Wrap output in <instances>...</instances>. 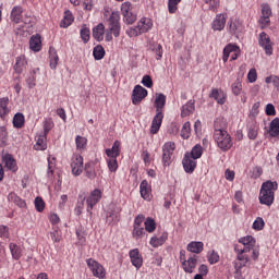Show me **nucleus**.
<instances>
[{
	"label": "nucleus",
	"instance_id": "obj_36",
	"mask_svg": "<svg viewBox=\"0 0 279 279\" xmlns=\"http://www.w3.org/2000/svg\"><path fill=\"white\" fill-rule=\"evenodd\" d=\"M234 251L236 252L238 254V260H240L242 264L243 267H245L247 265V263H250V257L247 255H245V251H241L239 248V246H235L234 247Z\"/></svg>",
	"mask_w": 279,
	"mask_h": 279
},
{
	"label": "nucleus",
	"instance_id": "obj_37",
	"mask_svg": "<svg viewBox=\"0 0 279 279\" xmlns=\"http://www.w3.org/2000/svg\"><path fill=\"white\" fill-rule=\"evenodd\" d=\"M86 199V194L85 193H81L78 195V203L74 209L75 215H77V217H80V215H82V211L84 210V202Z\"/></svg>",
	"mask_w": 279,
	"mask_h": 279
},
{
	"label": "nucleus",
	"instance_id": "obj_22",
	"mask_svg": "<svg viewBox=\"0 0 279 279\" xmlns=\"http://www.w3.org/2000/svg\"><path fill=\"white\" fill-rule=\"evenodd\" d=\"M34 149L36 151H45L47 149V135L40 133L35 137Z\"/></svg>",
	"mask_w": 279,
	"mask_h": 279
},
{
	"label": "nucleus",
	"instance_id": "obj_21",
	"mask_svg": "<svg viewBox=\"0 0 279 279\" xmlns=\"http://www.w3.org/2000/svg\"><path fill=\"white\" fill-rule=\"evenodd\" d=\"M10 20L12 21V23H16V24L23 23V7L21 5L13 7V9L11 10Z\"/></svg>",
	"mask_w": 279,
	"mask_h": 279
},
{
	"label": "nucleus",
	"instance_id": "obj_17",
	"mask_svg": "<svg viewBox=\"0 0 279 279\" xmlns=\"http://www.w3.org/2000/svg\"><path fill=\"white\" fill-rule=\"evenodd\" d=\"M140 193L141 197H143V199H146V202L151 201V185H149V182H147V180H143L141 182Z\"/></svg>",
	"mask_w": 279,
	"mask_h": 279
},
{
	"label": "nucleus",
	"instance_id": "obj_45",
	"mask_svg": "<svg viewBox=\"0 0 279 279\" xmlns=\"http://www.w3.org/2000/svg\"><path fill=\"white\" fill-rule=\"evenodd\" d=\"M144 226L146 232L151 233L156 230V221L151 217L146 218Z\"/></svg>",
	"mask_w": 279,
	"mask_h": 279
},
{
	"label": "nucleus",
	"instance_id": "obj_25",
	"mask_svg": "<svg viewBox=\"0 0 279 279\" xmlns=\"http://www.w3.org/2000/svg\"><path fill=\"white\" fill-rule=\"evenodd\" d=\"M8 202H11L12 204H15V206H17L19 208H26L27 207V203H25V201H23V198H21L14 192L9 193Z\"/></svg>",
	"mask_w": 279,
	"mask_h": 279
},
{
	"label": "nucleus",
	"instance_id": "obj_28",
	"mask_svg": "<svg viewBox=\"0 0 279 279\" xmlns=\"http://www.w3.org/2000/svg\"><path fill=\"white\" fill-rule=\"evenodd\" d=\"M29 47L32 51L38 52L43 49V40L40 39V35H34L31 37Z\"/></svg>",
	"mask_w": 279,
	"mask_h": 279
},
{
	"label": "nucleus",
	"instance_id": "obj_18",
	"mask_svg": "<svg viewBox=\"0 0 279 279\" xmlns=\"http://www.w3.org/2000/svg\"><path fill=\"white\" fill-rule=\"evenodd\" d=\"M227 28L233 36H239V34L243 32V24L239 20H230L228 22Z\"/></svg>",
	"mask_w": 279,
	"mask_h": 279
},
{
	"label": "nucleus",
	"instance_id": "obj_5",
	"mask_svg": "<svg viewBox=\"0 0 279 279\" xmlns=\"http://www.w3.org/2000/svg\"><path fill=\"white\" fill-rule=\"evenodd\" d=\"M86 264L95 278H106V268H104V266L99 262L93 258H88L86 259Z\"/></svg>",
	"mask_w": 279,
	"mask_h": 279
},
{
	"label": "nucleus",
	"instance_id": "obj_7",
	"mask_svg": "<svg viewBox=\"0 0 279 279\" xmlns=\"http://www.w3.org/2000/svg\"><path fill=\"white\" fill-rule=\"evenodd\" d=\"M121 14L123 16V22L126 23V25H132L136 22V14L132 12L131 2H123L121 4Z\"/></svg>",
	"mask_w": 279,
	"mask_h": 279
},
{
	"label": "nucleus",
	"instance_id": "obj_26",
	"mask_svg": "<svg viewBox=\"0 0 279 279\" xmlns=\"http://www.w3.org/2000/svg\"><path fill=\"white\" fill-rule=\"evenodd\" d=\"M209 97L211 99H215L220 106H223V104H226V94L222 90L214 88L211 89Z\"/></svg>",
	"mask_w": 279,
	"mask_h": 279
},
{
	"label": "nucleus",
	"instance_id": "obj_3",
	"mask_svg": "<svg viewBox=\"0 0 279 279\" xmlns=\"http://www.w3.org/2000/svg\"><path fill=\"white\" fill-rule=\"evenodd\" d=\"M278 191V182L266 181L262 184L259 192V204L271 206L274 204L275 194Z\"/></svg>",
	"mask_w": 279,
	"mask_h": 279
},
{
	"label": "nucleus",
	"instance_id": "obj_6",
	"mask_svg": "<svg viewBox=\"0 0 279 279\" xmlns=\"http://www.w3.org/2000/svg\"><path fill=\"white\" fill-rule=\"evenodd\" d=\"M173 151H175V143L167 142L162 146L163 167H169L173 160Z\"/></svg>",
	"mask_w": 279,
	"mask_h": 279
},
{
	"label": "nucleus",
	"instance_id": "obj_24",
	"mask_svg": "<svg viewBox=\"0 0 279 279\" xmlns=\"http://www.w3.org/2000/svg\"><path fill=\"white\" fill-rule=\"evenodd\" d=\"M2 160L7 167V169H9V171H12L13 173H15V171L19 170V167L16 166V160L14 159V157L10 154H7L2 157Z\"/></svg>",
	"mask_w": 279,
	"mask_h": 279
},
{
	"label": "nucleus",
	"instance_id": "obj_61",
	"mask_svg": "<svg viewBox=\"0 0 279 279\" xmlns=\"http://www.w3.org/2000/svg\"><path fill=\"white\" fill-rule=\"evenodd\" d=\"M247 80L251 84H254L256 80H258V74L256 73V69H251L247 74Z\"/></svg>",
	"mask_w": 279,
	"mask_h": 279
},
{
	"label": "nucleus",
	"instance_id": "obj_41",
	"mask_svg": "<svg viewBox=\"0 0 279 279\" xmlns=\"http://www.w3.org/2000/svg\"><path fill=\"white\" fill-rule=\"evenodd\" d=\"M202 154H204V148H202V145L196 144V145L192 148V150H191V153H190V157H191V158H194L195 160H197V159L202 158Z\"/></svg>",
	"mask_w": 279,
	"mask_h": 279
},
{
	"label": "nucleus",
	"instance_id": "obj_43",
	"mask_svg": "<svg viewBox=\"0 0 279 279\" xmlns=\"http://www.w3.org/2000/svg\"><path fill=\"white\" fill-rule=\"evenodd\" d=\"M80 34L83 43L86 44L90 40V29L88 28V26H86V24L82 25Z\"/></svg>",
	"mask_w": 279,
	"mask_h": 279
},
{
	"label": "nucleus",
	"instance_id": "obj_33",
	"mask_svg": "<svg viewBox=\"0 0 279 279\" xmlns=\"http://www.w3.org/2000/svg\"><path fill=\"white\" fill-rule=\"evenodd\" d=\"M9 248L12 254V258H14V260H20L21 256H23V251L21 250V246L16 245L15 243H11L9 245Z\"/></svg>",
	"mask_w": 279,
	"mask_h": 279
},
{
	"label": "nucleus",
	"instance_id": "obj_11",
	"mask_svg": "<svg viewBox=\"0 0 279 279\" xmlns=\"http://www.w3.org/2000/svg\"><path fill=\"white\" fill-rule=\"evenodd\" d=\"M147 97V89L141 85H136L132 93V104L138 106Z\"/></svg>",
	"mask_w": 279,
	"mask_h": 279
},
{
	"label": "nucleus",
	"instance_id": "obj_35",
	"mask_svg": "<svg viewBox=\"0 0 279 279\" xmlns=\"http://www.w3.org/2000/svg\"><path fill=\"white\" fill-rule=\"evenodd\" d=\"M269 135L272 136V137L279 136V118H275L270 122Z\"/></svg>",
	"mask_w": 279,
	"mask_h": 279
},
{
	"label": "nucleus",
	"instance_id": "obj_31",
	"mask_svg": "<svg viewBox=\"0 0 279 279\" xmlns=\"http://www.w3.org/2000/svg\"><path fill=\"white\" fill-rule=\"evenodd\" d=\"M27 65V59L25 56H20L15 59V64H14V71L20 75V73H23V69Z\"/></svg>",
	"mask_w": 279,
	"mask_h": 279
},
{
	"label": "nucleus",
	"instance_id": "obj_12",
	"mask_svg": "<svg viewBox=\"0 0 279 279\" xmlns=\"http://www.w3.org/2000/svg\"><path fill=\"white\" fill-rule=\"evenodd\" d=\"M182 165L185 173H193L197 167V161H195V158L191 157V153H185Z\"/></svg>",
	"mask_w": 279,
	"mask_h": 279
},
{
	"label": "nucleus",
	"instance_id": "obj_53",
	"mask_svg": "<svg viewBox=\"0 0 279 279\" xmlns=\"http://www.w3.org/2000/svg\"><path fill=\"white\" fill-rule=\"evenodd\" d=\"M204 2L209 5L211 12H217V10H219L220 0H204Z\"/></svg>",
	"mask_w": 279,
	"mask_h": 279
},
{
	"label": "nucleus",
	"instance_id": "obj_30",
	"mask_svg": "<svg viewBox=\"0 0 279 279\" xmlns=\"http://www.w3.org/2000/svg\"><path fill=\"white\" fill-rule=\"evenodd\" d=\"M8 104H10V98L3 97L0 98V118L5 119L8 114H10V108L8 107Z\"/></svg>",
	"mask_w": 279,
	"mask_h": 279
},
{
	"label": "nucleus",
	"instance_id": "obj_2",
	"mask_svg": "<svg viewBox=\"0 0 279 279\" xmlns=\"http://www.w3.org/2000/svg\"><path fill=\"white\" fill-rule=\"evenodd\" d=\"M217 123H219V120H217L215 124L214 141L220 150L230 151V149H232V145H234L232 136H230L228 131L217 128Z\"/></svg>",
	"mask_w": 279,
	"mask_h": 279
},
{
	"label": "nucleus",
	"instance_id": "obj_46",
	"mask_svg": "<svg viewBox=\"0 0 279 279\" xmlns=\"http://www.w3.org/2000/svg\"><path fill=\"white\" fill-rule=\"evenodd\" d=\"M8 145V130L5 126H0V147Z\"/></svg>",
	"mask_w": 279,
	"mask_h": 279
},
{
	"label": "nucleus",
	"instance_id": "obj_8",
	"mask_svg": "<svg viewBox=\"0 0 279 279\" xmlns=\"http://www.w3.org/2000/svg\"><path fill=\"white\" fill-rule=\"evenodd\" d=\"M99 199H101V190L96 189L89 194L86 199L87 213H89V215H93V207L99 204Z\"/></svg>",
	"mask_w": 279,
	"mask_h": 279
},
{
	"label": "nucleus",
	"instance_id": "obj_29",
	"mask_svg": "<svg viewBox=\"0 0 279 279\" xmlns=\"http://www.w3.org/2000/svg\"><path fill=\"white\" fill-rule=\"evenodd\" d=\"M167 105V96L165 94H156L155 108L156 112H162V109Z\"/></svg>",
	"mask_w": 279,
	"mask_h": 279
},
{
	"label": "nucleus",
	"instance_id": "obj_58",
	"mask_svg": "<svg viewBox=\"0 0 279 279\" xmlns=\"http://www.w3.org/2000/svg\"><path fill=\"white\" fill-rule=\"evenodd\" d=\"M50 238L54 243H60V241H62V233L56 229L50 232Z\"/></svg>",
	"mask_w": 279,
	"mask_h": 279
},
{
	"label": "nucleus",
	"instance_id": "obj_63",
	"mask_svg": "<svg viewBox=\"0 0 279 279\" xmlns=\"http://www.w3.org/2000/svg\"><path fill=\"white\" fill-rule=\"evenodd\" d=\"M262 16H271V7L269 4H262Z\"/></svg>",
	"mask_w": 279,
	"mask_h": 279
},
{
	"label": "nucleus",
	"instance_id": "obj_60",
	"mask_svg": "<svg viewBox=\"0 0 279 279\" xmlns=\"http://www.w3.org/2000/svg\"><path fill=\"white\" fill-rule=\"evenodd\" d=\"M142 84L146 88H151V86H154V81L151 80V76L144 75L143 78H142Z\"/></svg>",
	"mask_w": 279,
	"mask_h": 279
},
{
	"label": "nucleus",
	"instance_id": "obj_20",
	"mask_svg": "<svg viewBox=\"0 0 279 279\" xmlns=\"http://www.w3.org/2000/svg\"><path fill=\"white\" fill-rule=\"evenodd\" d=\"M195 267H197V256H191L186 259V262L182 263V268L185 274H193L195 271Z\"/></svg>",
	"mask_w": 279,
	"mask_h": 279
},
{
	"label": "nucleus",
	"instance_id": "obj_51",
	"mask_svg": "<svg viewBox=\"0 0 279 279\" xmlns=\"http://www.w3.org/2000/svg\"><path fill=\"white\" fill-rule=\"evenodd\" d=\"M182 0H168V11H169V14H175V12H178V4Z\"/></svg>",
	"mask_w": 279,
	"mask_h": 279
},
{
	"label": "nucleus",
	"instance_id": "obj_38",
	"mask_svg": "<svg viewBox=\"0 0 279 279\" xmlns=\"http://www.w3.org/2000/svg\"><path fill=\"white\" fill-rule=\"evenodd\" d=\"M87 143H88V140L84 136L77 135L75 137L76 149L78 151H84V149H86Z\"/></svg>",
	"mask_w": 279,
	"mask_h": 279
},
{
	"label": "nucleus",
	"instance_id": "obj_9",
	"mask_svg": "<svg viewBox=\"0 0 279 279\" xmlns=\"http://www.w3.org/2000/svg\"><path fill=\"white\" fill-rule=\"evenodd\" d=\"M239 53H241V49L236 45L229 44L223 49L222 60L223 62H228V58L231 56V60H236L239 58Z\"/></svg>",
	"mask_w": 279,
	"mask_h": 279
},
{
	"label": "nucleus",
	"instance_id": "obj_50",
	"mask_svg": "<svg viewBox=\"0 0 279 279\" xmlns=\"http://www.w3.org/2000/svg\"><path fill=\"white\" fill-rule=\"evenodd\" d=\"M145 234V228L143 227H133V239L138 241V239H143V235Z\"/></svg>",
	"mask_w": 279,
	"mask_h": 279
},
{
	"label": "nucleus",
	"instance_id": "obj_42",
	"mask_svg": "<svg viewBox=\"0 0 279 279\" xmlns=\"http://www.w3.org/2000/svg\"><path fill=\"white\" fill-rule=\"evenodd\" d=\"M13 125L17 129L23 128V125H25V116H23V113H16L13 117Z\"/></svg>",
	"mask_w": 279,
	"mask_h": 279
},
{
	"label": "nucleus",
	"instance_id": "obj_19",
	"mask_svg": "<svg viewBox=\"0 0 279 279\" xmlns=\"http://www.w3.org/2000/svg\"><path fill=\"white\" fill-rule=\"evenodd\" d=\"M129 256L131 258L132 265L136 267V269H141V267H143V257L141 256L138 248L130 251Z\"/></svg>",
	"mask_w": 279,
	"mask_h": 279
},
{
	"label": "nucleus",
	"instance_id": "obj_49",
	"mask_svg": "<svg viewBox=\"0 0 279 279\" xmlns=\"http://www.w3.org/2000/svg\"><path fill=\"white\" fill-rule=\"evenodd\" d=\"M53 128V120L51 118H47L44 121V132L40 134H45V136H47V134H49V132H51V129Z\"/></svg>",
	"mask_w": 279,
	"mask_h": 279
},
{
	"label": "nucleus",
	"instance_id": "obj_14",
	"mask_svg": "<svg viewBox=\"0 0 279 279\" xmlns=\"http://www.w3.org/2000/svg\"><path fill=\"white\" fill-rule=\"evenodd\" d=\"M259 45L266 51L267 56H271V53H274V48L271 47V40L269 39V35H267V33L259 34Z\"/></svg>",
	"mask_w": 279,
	"mask_h": 279
},
{
	"label": "nucleus",
	"instance_id": "obj_48",
	"mask_svg": "<svg viewBox=\"0 0 279 279\" xmlns=\"http://www.w3.org/2000/svg\"><path fill=\"white\" fill-rule=\"evenodd\" d=\"M191 136V122H185L181 129V138H189Z\"/></svg>",
	"mask_w": 279,
	"mask_h": 279
},
{
	"label": "nucleus",
	"instance_id": "obj_32",
	"mask_svg": "<svg viewBox=\"0 0 279 279\" xmlns=\"http://www.w3.org/2000/svg\"><path fill=\"white\" fill-rule=\"evenodd\" d=\"M195 112V101L189 100L186 105L181 108V117H189Z\"/></svg>",
	"mask_w": 279,
	"mask_h": 279
},
{
	"label": "nucleus",
	"instance_id": "obj_44",
	"mask_svg": "<svg viewBox=\"0 0 279 279\" xmlns=\"http://www.w3.org/2000/svg\"><path fill=\"white\" fill-rule=\"evenodd\" d=\"M47 160H48L47 175L48 178H51V175H53V170L56 169V157H52L51 155H49Z\"/></svg>",
	"mask_w": 279,
	"mask_h": 279
},
{
	"label": "nucleus",
	"instance_id": "obj_56",
	"mask_svg": "<svg viewBox=\"0 0 279 279\" xmlns=\"http://www.w3.org/2000/svg\"><path fill=\"white\" fill-rule=\"evenodd\" d=\"M35 208L37 213H43V210H45V201H43V197L37 196L35 198Z\"/></svg>",
	"mask_w": 279,
	"mask_h": 279
},
{
	"label": "nucleus",
	"instance_id": "obj_55",
	"mask_svg": "<svg viewBox=\"0 0 279 279\" xmlns=\"http://www.w3.org/2000/svg\"><path fill=\"white\" fill-rule=\"evenodd\" d=\"M266 84H272L275 88L279 92V77L276 75H271L265 78Z\"/></svg>",
	"mask_w": 279,
	"mask_h": 279
},
{
	"label": "nucleus",
	"instance_id": "obj_52",
	"mask_svg": "<svg viewBox=\"0 0 279 279\" xmlns=\"http://www.w3.org/2000/svg\"><path fill=\"white\" fill-rule=\"evenodd\" d=\"M108 169L111 173H116L117 169H119V162L117 159L108 158L107 159Z\"/></svg>",
	"mask_w": 279,
	"mask_h": 279
},
{
	"label": "nucleus",
	"instance_id": "obj_57",
	"mask_svg": "<svg viewBox=\"0 0 279 279\" xmlns=\"http://www.w3.org/2000/svg\"><path fill=\"white\" fill-rule=\"evenodd\" d=\"M242 90H243V84H241V81H235L232 84V93H233V95L239 96Z\"/></svg>",
	"mask_w": 279,
	"mask_h": 279
},
{
	"label": "nucleus",
	"instance_id": "obj_39",
	"mask_svg": "<svg viewBox=\"0 0 279 279\" xmlns=\"http://www.w3.org/2000/svg\"><path fill=\"white\" fill-rule=\"evenodd\" d=\"M93 56L95 60H104V57L106 56V50L104 49V46H96L93 50Z\"/></svg>",
	"mask_w": 279,
	"mask_h": 279
},
{
	"label": "nucleus",
	"instance_id": "obj_10",
	"mask_svg": "<svg viewBox=\"0 0 279 279\" xmlns=\"http://www.w3.org/2000/svg\"><path fill=\"white\" fill-rule=\"evenodd\" d=\"M71 169L73 175H82V171H84V158L82 155H74L72 157Z\"/></svg>",
	"mask_w": 279,
	"mask_h": 279
},
{
	"label": "nucleus",
	"instance_id": "obj_34",
	"mask_svg": "<svg viewBox=\"0 0 279 279\" xmlns=\"http://www.w3.org/2000/svg\"><path fill=\"white\" fill-rule=\"evenodd\" d=\"M49 54H50V69H52V71H56V69H58V61L60 60V58L58 57V52L53 48H50Z\"/></svg>",
	"mask_w": 279,
	"mask_h": 279
},
{
	"label": "nucleus",
	"instance_id": "obj_27",
	"mask_svg": "<svg viewBox=\"0 0 279 279\" xmlns=\"http://www.w3.org/2000/svg\"><path fill=\"white\" fill-rule=\"evenodd\" d=\"M186 250L192 254H202L204 252V242L192 241L187 244Z\"/></svg>",
	"mask_w": 279,
	"mask_h": 279
},
{
	"label": "nucleus",
	"instance_id": "obj_59",
	"mask_svg": "<svg viewBox=\"0 0 279 279\" xmlns=\"http://www.w3.org/2000/svg\"><path fill=\"white\" fill-rule=\"evenodd\" d=\"M208 263L210 265H215L216 263H219V254L217 252L211 251L208 255Z\"/></svg>",
	"mask_w": 279,
	"mask_h": 279
},
{
	"label": "nucleus",
	"instance_id": "obj_64",
	"mask_svg": "<svg viewBox=\"0 0 279 279\" xmlns=\"http://www.w3.org/2000/svg\"><path fill=\"white\" fill-rule=\"evenodd\" d=\"M153 51L156 53V59L160 60V58H162V46L157 44L154 46Z\"/></svg>",
	"mask_w": 279,
	"mask_h": 279
},
{
	"label": "nucleus",
	"instance_id": "obj_4",
	"mask_svg": "<svg viewBox=\"0 0 279 279\" xmlns=\"http://www.w3.org/2000/svg\"><path fill=\"white\" fill-rule=\"evenodd\" d=\"M154 27V22L149 17H142L135 27H130L126 29V35L130 38H136V36H141V34H147L149 29Z\"/></svg>",
	"mask_w": 279,
	"mask_h": 279
},
{
	"label": "nucleus",
	"instance_id": "obj_47",
	"mask_svg": "<svg viewBox=\"0 0 279 279\" xmlns=\"http://www.w3.org/2000/svg\"><path fill=\"white\" fill-rule=\"evenodd\" d=\"M247 136L251 141H255L256 136H258V125H256L255 123L251 124L248 126Z\"/></svg>",
	"mask_w": 279,
	"mask_h": 279
},
{
	"label": "nucleus",
	"instance_id": "obj_1",
	"mask_svg": "<svg viewBox=\"0 0 279 279\" xmlns=\"http://www.w3.org/2000/svg\"><path fill=\"white\" fill-rule=\"evenodd\" d=\"M120 21L121 14L119 13V11L111 12L107 31L104 23H99L93 28V37L95 38V40H97V43H101V40H104V34L106 43H112V36H114V38H119V36L121 35Z\"/></svg>",
	"mask_w": 279,
	"mask_h": 279
},
{
	"label": "nucleus",
	"instance_id": "obj_62",
	"mask_svg": "<svg viewBox=\"0 0 279 279\" xmlns=\"http://www.w3.org/2000/svg\"><path fill=\"white\" fill-rule=\"evenodd\" d=\"M269 23H271V20L269 16L262 15L259 19V24L262 26V29H265V27H269Z\"/></svg>",
	"mask_w": 279,
	"mask_h": 279
},
{
	"label": "nucleus",
	"instance_id": "obj_15",
	"mask_svg": "<svg viewBox=\"0 0 279 279\" xmlns=\"http://www.w3.org/2000/svg\"><path fill=\"white\" fill-rule=\"evenodd\" d=\"M239 243L244 245L243 248H240L242 252H252V250L256 247V239H254V236L252 235H246L244 238H241L239 240Z\"/></svg>",
	"mask_w": 279,
	"mask_h": 279
},
{
	"label": "nucleus",
	"instance_id": "obj_23",
	"mask_svg": "<svg viewBox=\"0 0 279 279\" xmlns=\"http://www.w3.org/2000/svg\"><path fill=\"white\" fill-rule=\"evenodd\" d=\"M105 151H106V155L108 156V158H113V159L119 158V156L121 154V142L116 141L113 143L112 147L107 148Z\"/></svg>",
	"mask_w": 279,
	"mask_h": 279
},
{
	"label": "nucleus",
	"instance_id": "obj_16",
	"mask_svg": "<svg viewBox=\"0 0 279 279\" xmlns=\"http://www.w3.org/2000/svg\"><path fill=\"white\" fill-rule=\"evenodd\" d=\"M163 119L165 114L162 112L156 111V116L151 121L150 134H158Z\"/></svg>",
	"mask_w": 279,
	"mask_h": 279
},
{
	"label": "nucleus",
	"instance_id": "obj_54",
	"mask_svg": "<svg viewBox=\"0 0 279 279\" xmlns=\"http://www.w3.org/2000/svg\"><path fill=\"white\" fill-rule=\"evenodd\" d=\"M265 228V220L262 217H257L253 222V230L260 231Z\"/></svg>",
	"mask_w": 279,
	"mask_h": 279
},
{
	"label": "nucleus",
	"instance_id": "obj_13",
	"mask_svg": "<svg viewBox=\"0 0 279 279\" xmlns=\"http://www.w3.org/2000/svg\"><path fill=\"white\" fill-rule=\"evenodd\" d=\"M227 16L223 13L217 14L211 23L214 32H223L226 27Z\"/></svg>",
	"mask_w": 279,
	"mask_h": 279
},
{
	"label": "nucleus",
	"instance_id": "obj_40",
	"mask_svg": "<svg viewBox=\"0 0 279 279\" xmlns=\"http://www.w3.org/2000/svg\"><path fill=\"white\" fill-rule=\"evenodd\" d=\"M73 14H71V12H65V16L63 17V20L60 23V27H63L64 29H66V27H70V25H73Z\"/></svg>",
	"mask_w": 279,
	"mask_h": 279
}]
</instances>
